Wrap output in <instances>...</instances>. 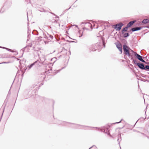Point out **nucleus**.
Returning <instances> with one entry per match:
<instances>
[{
    "mask_svg": "<svg viewBox=\"0 0 149 149\" xmlns=\"http://www.w3.org/2000/svg\"><path fill=\"white\" fill-rule=\"evenodd\" d=\"M128 27L127 26H126L122 30V34H124V33L125 32H127L128 29Z\"/></svg>",
    "mask_w": 149,
    "mask_h": 149,
    "instance_id": "obj_9",
    "label": "nucleus"
},
{
    "mask_svg": "<svg viewBox=\"0 0 149 149\" xmlns=\"http://www.w3.org/2000/svg\"><path fill=\"white\" fill-rule=\"evenodd\" d=\"M145 135L146 136L148 139H149V137L146 135Z\"/></svg>",
    "mask_w": 149,
    "mask_h": 149,
    "instance_id": "obj_20",
    "label": "nucleus"
},
{
    "mask_svg": "<svg viewBox=\"0 0 149 149\" xmlns=\"http://www.w3.org/2000/svg\"><path fill=\"white\" fill-rule=\"evenodd\" d=\"M119 50L120 52V54H122V48L119 49Z\"/></svg>",
    "mask_w": 149,
    "mask_h": 149,
    "instance_id": "obj_18",
    "label": "nucleus"
},
{
    "mask_svg": "<svg viewBox=\"0 0 149 149\" xmlns=\"http://www.w3.org/2000/svg\"><path fill=\"white\" fill-rule=\"evenodd\" d=\"M121 141V137L120 134L118 135V139H117V141H118V144L120 145V142Z\"/></svg>",
    "mask_w": 149,
    "mask_h": 149,
    "instance_id": "obj_10",
    "label": "nucleus"
},
{
    "mask_svg": "<svg viewBox=\"0 0 149 149\" xmlns=\"http://www.w3.org/2000/svg\"><path fill=\"white\" fill-rule=\"evenodd\" d=\"M94 146V147H96V146H95L94 145V146Z\"/></svg>",
    "mask_w": 149,
    "mask_h": 149,
    "instance_id": "obj_22",
    "label": "nucleus"
},
{
    "mask_svg": "<svg viewBox=\"0 0 149 149\" xmlns=\"http://www.w3.org/2000/svg\"><path fill=\"white\" fill-rule=\"evenodd\" d=\"M149 21L148 19H145L143 20V21H142V22L143 23L145 24L148 23Z\"/></svg>",
    "mask_w": 149,
    "mask_h": 149,
    "instance_id": "obj_12",
    "label": "nucleus"
},
{
    "mask_svg": "<svg viewBox=\"0 0 149 149\" xmlns=\"http://www.w3.org/2000/svg\"><path fill=\"white\" fill-rule=\"evenodd\" d=\"M124 25L123 24L122 22H120L118 24L114 25L113 26H114V28L116 31H119L122 28V27Z\"/></svg>",
    "mask_w": 149,
    "mask_h": 149,
    "instance_id": "obj_6",
    "label": "nucleus"
},
{
    "mask_svg": "<svg viewBox=\"0 0 149 149\" xmlns=\"http://www.w3.org/2000/svg\"><path fill=\"white\" fill-rule=\"evenodd\" d=\"M132 61L134 63L137 65L139 68L142 70H144V65L143 64L140 62L137 63L136 61L134 59Z\"/></svg>",
    "mask_w": 149,
    "mask_h": 149,
    "instance_id": "obj_5",
    "label": "nucleus"
},
{
    "mask_svg": "<svg viewBox=\"0 0 149 149\" xmlns=\"http://www.w3.org/2000/svg\"><path fill=\"white\" fill-rule=\"evenodd\" d=\"M94 128H97L98 131L103 132L105 134H107V135L109 136H112L109 132L110 126H104L102 127L101 128L94 127Z\"/></svg>",
    "mask_w": 149,
    "mask_h": 149,
    "instance_id": "obj_3",
    "label": "nucleus"
},
{
    "mask_svg": "<svg viewBox=\"0 0 149 149\" xmlns=\"http://www.w3.org/2000/svg\"><path fill=\"white\" fill-rule=\"evenodd\" d=\"M116 46L119 50L122 48V45L120 43L116 45Z\"/></svg>",
    "mask_w": 149,
    "mask_h": 149,
    "instance_id": "obj_13",
    "label": "nucleus"
},
{
    "mask_svg": "<svg viewBox=\"0 0 149 149\" xmlns=\"http://www.w3.org/2000/svg\"><path fill=\"white\" fill-rule=\"evenodd\" d=\"M123 54L124 57L125 56H127L129 58H130L131 60H133V54L131 53L129 50L130 49V48L125 44L123 45Z\"/></svg>",
    "mask_w": 149,
    "mask_h": 149,
    "instance_id": "obj_2",
    "label": "nucleus"
},
{
    "mask_svg": "<svg viewBox=\"0 0 149 149\" xmlns=\"http://www.w3.org/2000/svg\"><path fill=\"white\" fill-rule=\"evenodd\" d=\"M95 23L96 24H97L96 23V22H95L94 21V26H94V29L95 28L96 29H97L98 28V26L97 24V25H96V26L95 27V26H96V24H95Z\"/></svg>",
    "mask_w": 149,
    "mask_h": 149,
    "instance_id": "obj_15",
    "label": "nucleus"
},
{
    "mask_svg": "<svg viewBox=\"0 0 149 149\" xmlns=\"http://www.w3.org/2000/svg\"><path fill=\"white\" fill-rule=\"evenodd\" d=\"M142 27H135L134 28H132L131 29L130 31H132V32H134L136 31H139L142 28Z\"/></svg>",
    "mask_w": 149,
    "mask_h": 149,
    "instance_id": "obj_7",
    "label": "nucleus"
},
{
    "mask_svg": "<svg viewBox=\"0 0 149 149\" xmlns=\"http://www.w3.org/2000/svg\"><path fill=\"white\" fill-rule=\"evenodd\" d=\"M123 35V37L124 38H126L130 36V34L128 33H124V34H122Z\"/></svg>",
    "mask_w": 149,
    "mask_h": 149,
    "instance_id": "obj_11",
    "label": "nucleus"
},
{
    "mask_svg": "<svg viewBox=\"0 0 149 149\" xmlns=\"http://www.w3.org/2000/svg\"><path fill=\"white\" fill-rule=\"evenodd\" d=\"M123 120V119H122L120 120V121L119 122H116V123H114V124H118V123H120L121 122V121Z\"/></svg>",
    "mask_w": 149,
    "mask_h": 149,
    "instance_id": "obj_17",
    "label": "nucleus"
},
{
    "mask_svg": "<svg viewBox=\"0 0 149 149\" xmlns=\"http://www.w3.org/2000/svg\"><path fill=\"white\" fill-rule=\"evenodd\" d=\"M146 27L149 29V25H148L146 26Z\"/></svg>",
    "mask_w": 149,
    "mask_h": 149,
    "instance_id": "obj_21",
    "label": "nucleus"
},
{
    "mask_svg": "<svg viewBox=\"0 0 149 149\" xmlns=\"http://www.w3.org/2000/svg\"><path fill=\"white\" fill-rule=\"evenodd\" d=\"M143 70H147L149 71V66L148 65H146L145 66H144V68Z\"/></svg>",
    "mask_w": 149,
    "mask_h": 149,
    "instance_id": "obj_14",
    "label": "nucleus"
},
{
    "mask_svg": "<svg viewBox=\"0 0 149 149\" xmlns=\"http://www.w3.org/2000/svg\"><path fill=\"white\" fill-rule=\"evenodd\" d=\"M131 51L134 54V55L141 62L144 63H146V61L143 59V58H145L144 57L138 54L136 52H134L132 50H131Z\"/></svg>",
    "mask_w": 149,
    "mask_h": 149,
    "instance_id": "obj_4",
    "label": "nucleus"
},
{
    "mask_svg": "<svg viewBox=\"0 0 149 149\" xmlns=\"http://www.w3.org/2000/svg\"><path fill=\"white\" fill-rule=\"evenodd\" d=\"M99 40V42H97L94 46V51L97 49L99 51H100L103 46L104 47H105V42L104 38L102 37H97Z\"/></svg>",
    "mask_w": 149,
    "mask_h": 149,
    "instance_id": "obj_1",
    "label": "nucleus"
},
{
    "mask_svg": "<svg viewBox=\"0 0 149 149\" xmlns=\"http://www.w3.org/2000/svg\"><path fill=\"white\" fill-rule=\"evenodd\" d=\"M145 63V64H149V62H146V63Z\"/></svg>",
    "mask_w": 149,
    "mask_h": 149,
    "instance_id": "obj_19",
    "label": "nucleus"
},
{
    "mask_svg": "<svg viewBox=\"0 0 149 149\" xmlns=\"http://www.w3.org/2000/svg\"><path fill=\"white\" fill-rule=\"evenodd\" d=\"M34 63H33L31 64L29 67V68H31L32 67V66L34 65Z\"/></svg>",
    "mask_w": 149,
    "mask_h": 149,
    "instance_id": "obj_16",
    "label": "nucleus"
},
{
    "mask_svg": "<svg viewBox=\"0 0 149 149\" xmlns=\"http://www.w3.org/2000/svg\"><path fill=\"white\" fill-rule=\"evenodd\" d=\"M135 20H133L130 22L126 25L129 28L132 26L133 24L135 22Z\"/></svg>",
    "mask_w": 149,
    "mask_h": 149,
    "instance_id": "obj_8",
    "label": "nucleus"
}]
</instances>
